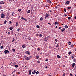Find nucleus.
<instances>
[{
  "instance_id": "774afa93",
  "label": "nucleus",
  "mask_w": 76,
  "mask_h": 76,
  "mask_svg": "<svg viewBox=\"0 0 76 76\" xmlns=\"http://www.w3.org/2000/svg\"><path fill=\"white\" fill-rule=\"evenodd\" d=\"M3 76H6V75H3Z\"/></svg>"
},
{
  "instance_id": "72a5a7b5",
  "label": "nucleus",
  "mask_w": 76,
  "mask_h": 76,
  "mask_svg": "<svg viewBox=\"0 0 76 76\" xmlns=\"http://www.w3.org/2000/svg\"><path fill=\"white\" fill-rule=\"evenodd\" d=\"M68 44L69 45H71V42H69Z\"/></svg>"
},
{
  "instance_id": "412c9836",
  "label": "nucleus",
  "mask_w": 76,
  "mask_h": 76,
  "mask_svg": "<svg viewBox=\"0 0 76 76\" xmlns=\"http://www.w3.org/2000/svg\"><path fill=\"white\" fill-rule=\"evenodd\" d=\"M12 51H13V52H15V49L13 48L12 49Z\"/></svg>"
},
{
  "instance_id": "5fc2aeb1",
  "label": "nucleus",
  "mask_w": 76,
  "mask_h": 76,
  "mask_svg": "<svg viewBox=\"0 0 76 76\" xmlns=\"http://www.w3.org/2000/svg\"><path fill=\"white\" fill-rule=\"evenodd\" d=\"M10 32H8V35H10Z\"/></svg>"
},
{
  "instance_id": "4c0bfd02",
  "label": "nucleus",
  "mask_w": 76,
  "mask_h": 76,
  "mask_svg": "<svg viewBox=\"0 0 76 76\" xmlns=\"http://www.w3.org/2000/svg\"><path fill=\"white\" fill-rule=\"evenodd\" d=\"M36 36H39V34H36Z\"/></svg>"
},
{
  "instance_id": "a878e982",
  "label": "nucleus",
  "mask_w": 76,
  "mask_h": 76,
  "mask_svg": "<svg viewBox=\"0 0 76 76\" xmlns=\"http://www.w3.org/2000/svg\"><path fill=\"white\" fill-rule=\"evenodd\" d=\"M55 25H57V24H58V22H56L55 23Z\"/></svg>"
},
{
  "instance_id": "6ab92c4d",
  "label": "nucleus",
  "mask_w": 76,
  "mask_h": 76,
  "mask_svg": "<svg viewBox=\"0 0 76 76\" xmlns=\"http://www.w3.org/2000/svg\"><path fill=\"white\" fill-rule=\"evenodd\" d=\"M15 14V12H12V15L13 16H14V15Z\"/></svg>"
},
{
  "instance_id": "4468645a",
  "label": "nucleus",
  "mask_w": 76,
  "mask_h": 76,
  "mask_svg": "<svg viewBox=\"0 0 76 76\" xmlns=\"http://www.w3.org/2000/svg\"><path fill=\"white\" fill-rule=\"evenodd\" d=\"M72 52L71 51H70L69 53H68V54H69V55H70V54H72Z\"/></svg>"
},
{
  "instance_id": "2f4dec72",
  "label": "nucleus",
  "mask_w": 76,
  "mask_h": 76,
  "mask_svg": "<svg viewBox=\"0 0 76 76\" xmlns=\"http://www.w3.org/2000/svg\"><path fill=\"white\" fill-rule=\"evenodd\" d=\"M68 8V10L69 9H71V7H67Z\"/></svg>"
},
{
  "instance_id": "f8f14e48",
  "label": "nucleus",
  "mask_w": 76,
  "mask_h": 76,
  "mask_svg": "<svg viewBox=\"0 0 76 76\" xmlns=\"http://www.w3.org/2000/svg\"><path fill=\"white\" fill-rule=\"evenodd\" d=\"M36 58L37 59H38L39 58V56H35Z\"/></svg>"
},
{
  "instance_id": "79ce46f5",
  "label": "nucleus",
  "mask_w": 76,
  "mask_h": 76,
  "mask_svg": "<svg viewBox=\"0 0 76 76\" xmlns=\"http://www.w3.org/2000/svg\"><path fill=\"white\" fill-rule=\"evenodd\" d=\"M63 76H66V74H65V73H64L63 74Z\"/></svg>"
},
{
  "instance_id": "603ef678",
  "label": "nucleus",
  "mask_w": 76,
  "mask_h": 76,
  "mask_svg": "<svg viewBox=\"0 0 76 76\" xmlns=\"http://www.w3.org/2000/svg\"><path fill=\"white\" fill-rule=\"evenodd\" d=\"M17 31H20V29L18 28Z\"/></svg>"
},
{
  "instance_id": "e2e57ef3",
  "label": "nucleus",
  "mask_w": 76,
  "mask_h": 76,
  "mask_svg": "<svg viewBox=\"0 0 76 76\" xmlns=\"http://www.w3.org/2000/svg\"><path fill=\"white\" fill-rule=\"evenodd\" d=\"M75 19H76V16L74 17Z\"/></svg>"
},
{
  "instance_id": "864d4df0",
  "label": "nucleus",
  "mask_w": 76,
  "mask_h": 76,
  "mask_svg": "<svg viewBox=\"0 0 76 76\" xmlns=\"http://www.w3.org/2000/svg\"><path fill=\"white\" fill-rule=\"evenodd\" d=\"M28 39H29V40H31V38L29 37V38H28Z\"/></svg>"
},
{
  "instance_id": "ea45409f",
  "label": "nucleus",
  "mask_w": 76,
  "mask_h": 76,
  "mask_svg": "<svg viewBox=\"0 0 76 76\" xmlns=\"http://www.w3.org/2000/svg\"><path fill=\"white\" fill-rule=\"evenodd\" d=\"M64 11L65 12H66V8L64 9Z\"/></svg>"
},
{
  "instance_id": "58836bf2",
  "label": "nucleus",
  "mask_w": 76,
  "mask_h": 76,
  "mask_svg": "<svg viewBox=\"0 0 76 76\" xmlns=\"http://www.w3.org/2000/svg\"><path fill=\"white\" fill-rule=\"evenodd\" d=\"M1 49H3V46H1Z\"/></svg>"
},
{
  "instance_id": "0e129e2a",
  "label": "nucleus",
  "mask_w": 76,
  "mask_h": 76,
  "mask_svg": "<svg viewBox=\"0 0 76 76\" xmlns=\"http://www.w3.org/2000/svg\"><path fill=\"white\" fill-rule=\"evenodd\" d=\"M39 50H40V49H39V48H38V51H39Z\"/></svg>"
},
{
  "instance_id": "bb28decb",
  "label": "nucleus",
  "mask_w": 76,
  "mask_h": 76,
  "mask_svg": "<svg viewBox=\"0 0 76 76\" xmlns=\"http://www.w3.org/2000/svg\"><path fill=\"white\" fill-rule=\"evenodd\" d=\"M16 26H18V23L17 22L16 23Z\"/></svg>"
},
{
  "instance_id": "bf43d9fd",
  "label": "nucleus",
  "mask_w": 76,
  "mask_h": 76,
  "mask_svg": "<svg viewBox=\"0 0 76 76\" xmlns=\"http://www.w3.org/2000/svg\"><path fill=\"white\" fill-rule=\"evenodd\" d=\"M39 36H40V37H42V34H40Z\"/></svg>"
},
{
  "instance_id": "473e14b6",
  "label": "nucleus",
  "mask_w": 76,
  "mask_h": 76,
  "mask_svg": "<svg viewBox=\"0 0 76 76\" xmlns=\"http://www.w3.org/2000/svg\"><path fill=\"white\" fill-rule=\"evenodd\" d=\"M37 63H40V61H37Z\"/></svg>"
},
{
  "instance_id": "20e7f679",
  "label": "nucleus",
  "mask_w": 76,
  "mask_h": 76,
  "mask_svg": "<svg viewBox=\"0 0 76 76\" xmlns=\"http://www.w3.org/2000/svg\"><path fill=\"white\" fill-rule=\"evenodd\" d=\"M26 53L27 54H28V55H30L31 54V53H30V52H29L28 51H26Z\"/></svg>"
},
{
  "instance_id": "423d86ee",
  "label": "nucleus",
  "mask_w": 76,
  "mask_h": 76,
  "mask_svg": "<svg viewBox=\"0 0 76 76\" xmlns=\"http://www.w3.org/2000/svg\"><path fill=\"white\" fill-rule=\"evenodd\" d=\"M70 3V1H67L66 2V4H69Z\"/></svg>"
},
{
  "instance_id": "a18cd8bd",
  "label": "nucleus",
  "mask_w": 76,
  "mask_h": 76,
  "mask_svg": "<svg viewBox=\"0 0 76 76\" xmlns=\"http://www.w3.org/2000/svg\"><path fill=\"white\" fill-rule=\"evenodd\" d=\"M56 47H59V45H56Z\"/></svg>"
},
{
  "instance_id": "69168bd1",
  "label": "nucleus",
  "mask_w": 76,
  "mask_h": 76,
  "mask_svg": "<svg viewBox=\"0 0 76 76\" xmlns=\"http://www.w3.org/2000/svg\"><path fill=\"white\" fill-rule=\"evenodd\" d=\"M47 66H46L45 68H47Z\"/></svg>"
},
{
  "instance_id": "ddd939ff",
  "label": "nucleus",
  "mask_w": 76,
  "mask_h": 76,
  "mask_svg": "<svg viewBox=\"0 0 76 76\" xmlns=\"http://www.w3.org/2000/svg\"><path fill=\"white\" fill-rule=\"evenodd\" d=\"M57 57L59 58H61V56H60L59 55H57Z\"/></svg>"
},
{
  "instance_id": "7c9ffc66",
  "label": "nucleus",
  "mask_w": 76,
  "mask_h": 76,
  "mask_svg": "<svg viewBox=\"0 0 76 76\" xmlns=\"http://www.w3.org/2000/svg\"><path fill=\"white\" fill-rule=\"evenodd\" d=\"M6 22H7V21H6V20H5L4 22V24H6Z\"/></svg>"
},
{
  "instance_id": "0eeeda50",
  "label": "nucleus",
  "mask_w": 76,
  "mask_h": 76,
  "mask_svg": "<svg viewBox=\"0 0 76 76\" xmlns=\"http://www.w3.org/2000/svg\"><path fill=\"white\" fill-rule=\"evenodd\" d=\"M4 2L3 1H1L0 2V4H4Z\"/></svg>"
},
{
  "instance_id": "4be33fe9",
  "label": "nucleus",
  "mask_w": 76,
  "mask_h": 76,
  "mask_svg": "<svg viewBox=\"0 0 76 76\" xmlns=\"http://www.w3.org/2000/svg\"><path fill=\"white\" fill-rule=\"evenodd\" d=\"M74 47V45H71V47H72V48H73Z\"/></svg>"
},
{
  "instance_id": "1a4fd4ad",
  "label": "nucleus",
  "mask_w": 76,
  "mask_h": 76,
  "mask_svg": "<svg viewBox=\"0 0 76 76\" xmlns=\"http://www.w3.org/2000/svg\"><path fill=\"white\" fill-rule=\"evenodd\" d=\"M21 19L22 20H26V19H25L23 17H21Z\"/></svg>"
},
{
  "instance_id": "c756f323",
  "label": "nucleus",
  "mask_w": 76,
  "mask_h": 76,
  "mask_svg": "<svg viewBox=\"0 0 76 76\" xmlns=\"http://www.w3.org/2000/svg\"><path fill=\"white\" fill-rule=\"evenodd\" d=\"M14 40H15V39L14 38H13L12 39V42H13V41H14Z\"/></svg>"
},
{
  "instance_id": "8fccbe9b",
  "label": "nucleus",
  "mask_w": 76,
  "mask_h": 76,
  "mask_svg": "<svg viewBox=\"0 0 76 76\" xmlns=\"http://www.w3.org/2000/svg\"><path fill=\"white\" fill-rule=\"evenodd\" d=\"M9 23H10V24H11V23H12V21H10Z\"/></svg>"
},
{
  "instance_id": "39448f33",
  "label": "nucleus",
  "mask_w": 76,
  "mask_h": 76,
  "mask_svg": "<svg viewBox=\"0 0 76 76\" xmlns=\"http://www.w3.org/2000/svg\"><path fill=\"white\" fill-rule=\"evenodd\" d=\"M4 52L5 53V54H6L7 53H9V50H6L4 51Z\"/></svg>"
},
{
  "instance_id": "37998d69",
  "label": "nucleus",
  "mask_w": 76,
  "mask_h": 76,
  "mask_svg": "<svg viewBox=\"0 0 76 76\" xmlns=\"http://www.w3.org/2000/svg\"><path fill=\"white\" fill-rule=\"evenodd\" d=\"M55 41H56V42H57V41H58V40L57 39H55Z\"/></svg>"
},
{
  "instance_id": "49530a36",
  "label": "nucleus",
  "mask_w": 76,
  "mask_h": 76,
  "mask_svg": "<svg viewBox=\"0 0 76 76\" xmlns=\"http://www.w3.org/2000/svg\"><path fill=\"white\" fill-rule=\"evenodd\" d=\"M70 76H73V75L72 73L70 74Z\"/></svg>"
},
{
  "instance_id": "f257e3e1",
  "label": "nucleus",
  "mask_w": 76,
  "mask_h": 76,
  "mask_svg": "<svg viewBox=\"0 0 76 76\" xmlns=\"http://www.w3.org/2000/svg\"><path fill=\"white\" fill-rule=\"evenodd\" d=\"M24 57L26 60L28 61V60H29L31 59V56H30V58H28V56H24Z\"/></svg>"
},
{
  "instance_id": "a19ab883",
  "label": "nucleus",
  "mask_w": 76,
  "mask_h": 76,
  "mask_svg": "<svg viewBox=\"0 0 76 76\" xmlns=\"http://www.w3.org/2000/svg\"><path fill=\"white\" fill-rule=\"evenodd\" d=\"M68 19L70 20V19H71V17H68Z\"/></svg>"
},
{
  "instance_id": "680f3d73",
  "label": "nucleus",
  "mask_w": 76,
  "mask_h": 76,
  "mask_svg": "<svg viewBox=\"0 0 76 76\" xmlns=\"http://www.w3.org/2000/svg\"><path fill=\"white\" fill-rule=\"evenodd\" d=\"M63 67H65V65H64L63 66Z\"/></svg>"
},
{
  "instance_id": "13d9d810",
  "label": "nucleus",
  "mask_w": 76,
  "mask_h": 76,
  "mask_svg": "<svg viewBox=\"0 0 76 76\" xmlns=\"http://www.w3.org/2000/svg\"><path fill=\"white\" fill-rule=\"evenodd\" d=\"M64 16H65V17L67 16V15H66V14H65V15H64Z\"/></svg>"
},
{
  "instance_id": "c03bdc74",
  "label": "nucleus",
  "mask_w": 76,
  "mask_h": 76,
  "mask_svg": "<svg viewBox=\"0 0 76 76\" xmlns=\"http://www.w3.org/2000/svg\"><path fill=\"white\" fill-rule=\"evenodd\" d=\"M45 61H48V59H47L45 60Z\"/></svg>"
},
{
  "instance_id": "7ed1b4c3",
  "label": "nucleus",
  "mask_w": 76,
  "mask_h": 76,
  "mask_svg": "<svg viewBox=\"0 0 76 76\" xmlns=\"http://www.w3.org/2000/svg\"><path fill=\"white\" fill-rule=\"evenodd\" d=\"M48 38H50V36H49L48 37H45V41H47L48 39Z\"/></svg>"
},
{
  "instance_id": "f3484780",
  "label": "nucleus",
  "mask_w": 76,
  "mask_h": 76,
  "mask_svg": "<svg viewBox=\"0 0 76 76\" xmlns=\"http://www.w3.org/2000/svg\"><path fill=\"white\" fill-rule=\"evenodd\" d=\"M31 70H30L29 71V74L30 75H31Z\"/></svg>"
},
{
  "instance_id": "dca6fc26",
  "label": "nucleus",
  "mask_w": 76,
  "mask_h": 76,
  "mask_svg": "<svg viewBox=\"0 0 76 76\" xmlns=\"http://www.w3.org/2000/svg\"><path fill=\"white\" fill-rule=\"evenodd\" d=\"M64 28H66V29H67V28H68V26L67 25L65 26H64Z\"/></svg>"
},
{
  "instance_id": "c85d7f7f",
  "label": "nucleus",
  "mask_w": 76,
  "mask_h": 76,
  "mask_svg": "<svg viewBox=\"0 0 76 76\" xmlns=\"http://www.w3.org/2000/svg\"><path fill=\"white\" fill-rule=\"evenodd\" d=\"M11 34H13V30L11 31Z\"/></svg>"
},
{
  "instance_id": "cd10ccee",
  "label": "nucleus",
  "mask_w": 76,
  "mask_h": 76,
  "mask_svg": "<svg viewBox=\"0 0 76 76\" xmlns=\"http://www.w3.org/2000/svg\"><path fill=\"white\" fill-rule=\"evenodd\" d=\"M40 20H43V18H41L40 19Z\"/></svg>"
},
{
  "instance_id": "e433bc0d",
  "label": "nucleus",
  "mask_w": 76,
  "mask_h": 76,
  "mask_svg": "<svg viewBox=\"0 0 76 76\" xmlns=\"http://www.w3.org/2000/svg\"><path fill=\"white\" fill-rule=\"evenodd\" d=\"M15 67L17 68V67H18V65H15Z\"/></svg>"
},
{
  "instance_id": "c9c22d12",
  "label": "nucleus",
  "mask_w": 76,
  "mask_h": 76,
  "mask_svg": "<svg viewBox=\"0 0 76 76\" xmlns=\"http://www.w3.org/2000/svg\"><path fill=\"white\" fill-rule=\"evenodd\" d=\"M38 73H39V72H38V71L36 72V75H37V74H38Z\"/></svg>"
},
{
  "instance_id": "5701e85b",
  "label": "nucleus",
  "mask_w": 76,
  "mask_h": 76,
  "mask_svg": "<svg viewBox=\"0 0 76 76\" xmlns=\"http://www.w3.org/2000/svg\"><path fill=\"white\" fill-rule=\"evenodd\" d=\"M18 10L19 12H21V10H22V9H18Z\"/></svg>"
},
{
  "instance_id": "de8ad7c7",
  "label": "nucleus",
  "mask_w": 76,
  "mask_h": 76,
  "mask_svg": "<svg viewBox=\"0 0 76 76\" xmlns=\"http://www.w3.org/2000/svg\"><path fill=\"white\" fill-rule=\"evenodd\" d=\"M71 58H72L73 59L74 58V57L73 56H72L71 57Z\"/></svg>"
},
{
  "instance_id": "f704fd0d",
  "label": "nucleus",
  "mask_w": 76,
  "mask_h": 76,
  "mask_svg": "<svg viewBox=\"0 0 76 76\" xmlns=\"http://www.w3.org/2000/svg\"><path fill=\"white\" fill-rule=\"evenodd\" d=\"M36 27H37V28H39V26L38 25Z\"/></svg>"
},
{
  "instance_id": "9b49d317",
  "label": "nucleus",
  "mask_w": 76,
  "mask_h": 76,
  "mask_svg": "<svg viewBox=\"0 0 76 76\" xmlns=\"http://www.w3.org/2000/svg\"><path fill=\"white\" fill-rule=\"evenodd\" d=\"M22 47H23V48H25V45H22Z\"/></svg>"
},
{
  "instance_id": "3c124183",
  "label": "nucleus",
  "mask_w": 76,
  "mask_h": 76,
  "mask_svg": "<svg viewBox=\"0 0 76 76\" xmlns=\"http://www.w3.org/2000/svg\"><path fill=\"white\" fill-rule=\"evenodd\" d=\"M7 20H8V19H9V17H8V16L7 17Z\"/></svg>"
},
{
  "instance_id": "f03ea898",
  "label": "nucleus",
  "mask_w": 76,
  "mask_h": 76,
  "mask_svg": "<svg viewBox=\"0 0 76 76\" xmlns=\"http://www.w3.org/2000/svg\"><path fill=\"white\" fill-rule=\"evenodd\" d=\"M5 16V15L4 14H1V18H2V19H3V18H5V17H4Z\"/></svg>"
},
{
  "instance_id": "338daca9",
  "label": "nucleus",
  "mask_w": 76,
  "mask_h": 76,
  "mask_svg": "<svg viewBox=\"0 0 76 76\" xmlns=\"http://www.w3.org/2000/svg\"><path fill=\"white\" fill-rule=\"evenodd\" d=\"M18 74H20V72H18Z\"/></svg>"
},
{
  "instance_id": "aec40b11",
  "label": "nucleus",
  "mask_w": 76,
  "mask_h": 76,
  "mask_svg": "<svg viewBox=\"0 0 76 76\" xmlns=\"http://www.w3.org/2000/svg\"><path fill=\"white\" fill-rule=\"evenodd\" d=\"M31 12V10H28L27 13H29Z\"/></svg>"
},
{
  "instance_id": "6e6552de",
  "label": "nucleus",
  "mask_w": 76,
  "mask_h": 76,
  "mask_svg": "<svg viewBox=\"0 0 76 76\" xmlns=\"http://www.w3.org/2000/svg\"><path fill=\"white\" fill-rule=\"evenodd\" d=\"M48 1V2L49 3V4H51V1H50V0H47Z\"/></svg>"
},
{
  "instance_id": "2eb2a0df",
  "label": "nucleus",
  "mask_w": 76,
  "mask_h": 76,
  "mask_svg": "<svg viewBox=\"0 0 76 76\" xmlns=\"http://www.w3.org/2000/svg\"><path fill=\"white\" fill-rule=\"evenodd\" d=\"M75 63H73L72 65V66L73 67H75Z\"/></svg>"
},
{
  "instance_id": "b1692460",
  "label": "nucleus",
  "mask_w": 76,
  "mask_h": 76,
  "mask_svg": "<svg viewBox=\"0 0 76 76\" xmlns=\"http://www.w3.org/2000/svg\"><path fill=\"white\" fill-rule=\"evenodd\" d=\"M49 15V14H46V16L47 17H48Z\"/></svg>"
},
{
  "instance_id": "4d7b16f0",
  "label": "nucleus",
  "mask_w": 76,
  "mask_h": 76,
  "mask_svg": "<svg viewBox=\"0 0 76 76\" xmlns=\"http://www.w3.org/2000/svg\"><path fill=\"white\" fill-rule=\"evenodd\" d=\"M76 61V59H74L73 61Z\"/></svg>"
},
{
  "instance_id": "6e6d98bb",
  "label": "nucleus",
  "mask_w": 76,
  "mask_h": 76,
  "mask_svg": "<svg viewBox=\"0 0 76 76\" xmlns=\"http://www.w3.org/2000/svg\"><path fill=\"white\" fill-rule=\"evenodd\" d=\"M48 24H49V25H51V23H49Z\"/></svg>"
},
{
  "instance_id": "393cba45",
  "label": "nucleus",
  "mask_w": 76,
  "mask_h": 76,
  "mask_svg": "<svg viewBox=\"0 0 76 76\" xmlns=\"http://www.w3.org/2000/svg\"><path fill=\"white\" fill-rule=\"evenodd\" d=\"M10 30H12V29H13V28H12V27H10Z\"/></svg>"
},
{
  "instance_id": "a211bd4d",
  "label": "nucleus",
  "mask_w": 76,
  "mask_h": 76,
  "mask_svg": "<svg viewBox=\"0 0 76 76\" xmlns=\"http://www.w3.org/2000/svg\"><path fill=\"white\" fill-rule=\"evenodd\" d=\"M36 71L35 70L34 72H32V73L33 74H35V73H36Z\"/></svg>"
},
{
  "instance_id": "09e8293b",
  "label": "nucleus",
  "mask_w": 76,
  "mask_h": 76,
  "mask_svg": "<svg viewBox=\"0 0 76 76\" xmlns=\"http://www.w3.org/2000/svg\"><path fill=\"white\" fill-rule=\"evenodd\" d=\"M49 76H51V74H49Z\"/></svg>"
},
{
  "instance_id": "052dcab7",
  "label": "nucleus",
  "mask_w": 76,
  "mask_h": 76,
  "mask_svg": "<svg viewBox=\"0 0 76 76\" xmlns=\"http://www.w3.org/2000/svg\"><path fill=\"white\" fill-rule=\"evenodd\" d=\"M61 27H59V29H61Z\"/></svg>"
},
{
  "instance_id": "9d476101",
  "label": "nucleus",
  "mask_w": 76,
  "mask_h": 76,
  "mask_svg": "<svg viewBox=\"0 0 76 76\" xmlns=\"http://www.w3.org/2000/svg\"><path fill=\"white\" fill-rule=\"evenodd\" d=\"M61 31V32H64V31H65V28H64L62 29Z\"/></svg>"
}]
</instances>
